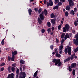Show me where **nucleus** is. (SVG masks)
Listing matches in <instances>:
<instances>
[{
	"instance_id": "nucleus-1",
	"label": "nucleus",
	"mask_w": 78,
	"mask_h": 78,
	"mask_svg": "<svg viewBox=\"0 0 78 78\" xmlns=\"http://www.w3.org/2000/svg\"><path fill=\"white\" fill-rule=\"evenodd\" d=\"M39 18H38L37 20L39 24L41 25V23H42V21L45 19V16L44 15V12L42 11L41 13L39 15Z\"/></svg>"
},
{
	"instance_id": "nucleus-2",
	"label": "nucleus",
	"mask_w": 78,
	"mask_h": 78,
	"mask_svg": "<svg viewBox=\"0 0 78 78\" xmlns=\"http://www.w3.org/2000/svg\"><path fill=\"white\" fill-rule=\"evenodd\" d=\"M52 62L55 63V66L58 65V67H60L62 65V63L61 62V60L58 59H53L52 60Z\"/></svg>"
},
{
	"instance_id": "nucleus-3",
	"label": "nucleus",
	"mask_w": 78,
	"mask_h": 78,
	"mask_svg": "<svg viewBox=\"0 0 78 78\" xmlns=\"http://www.w3.org/2000/svg\"><path fill=\"white\" fill-rule=\"evenodd\" d=\"M70 28V26L68 24H66L65 27L63 28V31L64 33H66V31H68Z\"/></svg>"
},
{
	"instance_id": "nucleus-4",
	"label": "nucleus",
	"mask_w": 78,
	"mask_h": 78,
	"mask_svg": "<svg viewBox=\"0 0 78 78\" xmlns=\"http://www.w3.org/2000/svg\"><path fill=\"white\" fill-rule=\"evenodd\" d=\"M69 2V6H73L74 5V2H73V0H68Z\"/></svg>"
},
{
	"instance_id": "nucleus-5",
	"label": "nucleus",
	"mask_w": 78,
	"mask_h": 78,
	"mask_svg": "<svg viewBox=\"0 0 78 78\" xmlns=\"http://www.w3.org/2000/svg\"><path fill=\"white\" fill-rule=\"evenodd\" d=\"M68 55H72V52L71 51V50H72V48H71V47H69L68 48Z\"/></svg>"
},
{
	"instance_id": "nucleus-6",
	"label": "nucleus",
	"mask_w": 78,
	"mask_h": 78,
	"mask_svg": "<svg viewBox=\"0 0 78 78\" xmlns=\"http://www.w3.org/2000/svg\"><path fill=\"white\" fill-rule=\"evenodd\" d=\"M14 73H12L11 74H9L8 75L7 78H14Z\"/></svg>"
},
{
	"instance_id": "nucleus-7",
	"label": "nucleus",
	"mask_w": 78,
	"mask_h": 78,
	"mask_svg": "<svg viewBox=\"0 0 78 78\" xmlns=\"http://www.w3.org/2000/svg\"><path fill=\"white\" fill-rule=\"evenodd\" d=\"M76 66V63H73L71 64L70 67L71 68H75Z\"/></svg>"
},
{
	"instance_id": "nucleus-8",
	"label": "nucleus",
	"mask_w": 78,
	"mask_h": 78,
	"mask_svg": "<svg viewBox=\"0 0 78 78\" xmlns=\"http://www.w3.org/2000/svg\"><path fill=\"white\" fill-rule=\"evenodd\" d=\"M73 43L76 46L78 45V40L75 39H73Z\"/></svg>"
},
{
	"instance_id": "nucleus-9",
	"label": "nucleus",
	"mask_w": 78,
	"mask_h": 78,
	"mask_svg": "<svg viewBox=\"0 0 78 78\" xmlns=\"http://www.w3.org/2000/svg\"><path fill=\"white\" fill-rule=\"evenodd\" d=\"M64 38L65 40H66V39H67V38L70 39V37L69 36V34L68 33L66 34Z\"/></svg>"
},
{
	"instance_id": "nucleus-10",
	"label": "nucleus",
	"mask_w": 78,
	"mask_h": 78,
	"mask_svg": "<svg viewBox=\"0 0 78 78\" xmlns=\"http://www.w3.org/2000/svg\"><path fill=\"white\" fill-rule=\"evenodd\" d=\"M49 6H52L53 5V1H52L51 0H49Z\"/></svg>"
},
{
	"instance_id": "nucleus-11",
	"label": "nucleus",
	"mask_w": 78,
	"mask_h": 78,
	"mask_svg": "<svg viewBox=\"0 0 78 78\" xmlns=\"http://www.w3.org/2000/svg\"><path fill=\"white\" fill-rule=\"evenodd\" d=\"M44 13L45 15V16H46L48 15V12H47V10L46 9H44Z\"/></svg>"
},
{
	"instance_id": "nucleus-12",
	"label": "nucleus",
	"mask_w": 78,
	"mask_h": 78,
	"mask_svg": "<svg viewBox=\"0 0 78 78\" xmlns=\"http://www.w3.org/2000/svg\"><path fill=\"white\" fill-rule=\"evenodd\" d=\"M17 54V52L16 51H14V52L12 51V55H16Z\"/></svg>"
},
{
	"instance_id": "nucleus-13",
	"label": "nucleus",
	"mask_w": 78,
	"mask_h": 78,
	"mask_svg": "<svg viewBox=\"0 0 78 78\" xmlns=\"http://www.w3.org/2000/svg\"><path fill=\"white\" fill-rule=\"evenodd\" d=\"M51 21V23L53 25H55V23H56V21H55V19H52Z\"/></svg>"
},
{
	"instance_id": "nucleus-14",
	"label": "nucleus",
	"mask_w": 78,
	"mask_h": 78,
	"mask_svg": "<svg viewBox=\"0 0 78 78\" xmlns=\"http://www.w3.org/2000/svg\"><path fill=\"white\" fill-rule=\"evenodd\" d=\"M75 56V53H74L71 56L70 59L71 61H72V60H73V58H74V56Z\"/></svg>"
},
{
	"instance_id": "nucleus-15",
	"label": "nucleus",
	"mask_w": 78,
	"mask_h": 78,
	"mask_svg": "<svg viewBox=\"0 0 78 78\" xmlns=\"http://www.w3.org/2000/svg\"><path fill=\"white\" fill-rule=\"evenodd\" d=\"M70 59V57H68L66 59H65L64 60V63H65V62H67L68 61H69Z\"/></svg>"
},
{
	"instance_id": "nucleus-16",
	"label": "nucleus",
	"mask_w": 78,
	"mask_h": 78,
	"mask_svg": "<svg viewBox=\"0 0 78 78\" xmlns=\"http://www.w3.org/2000/svg\"><path fill=\"white\" fill-rule=\"evenodd\" d=\"M70 7H71V6H70V5H68L66 7V9L67 10V11H69L70 9Z\"/></svg>"
},
{
	"instance_id": "nucleus-17",
	"label": "nucleus",
	"mask_w": 78,
	"mask_h": 78,
	"mask_svg": "<svg viewBox=\"0 0 78 78\" xmlns=\"http://www.w3.org/2000/svg\"><path fill=\"white\" fill-rule=\"evenodd\" d=\"M29 14L30 16L31 15V13L32 12V10L31 9H29L28 10Z\"/></svg>"
},
{
	"instance_id": "nucleus-18",
	"label": "nucleus",
	"mask_w": 78,
	"mask_h": 78,
	"mask_svg": "<svg viewBox=\"0 0 78 78\" xmlns=\"http://www.w3.org/2000/svg\"><path fill=\"white\" fill-rule=\"evenodd\" d=\"M59 8V7L58 5H55L53 8V9L54 10H55V9H58Z\"/></svg>"
},
{
	"instance_id": "nucleus-19",
	"label": "nucleus",
	"mask_w": 78,
	"mask_h": 78,
	"mask_svg": "<svg viewBox=\"0 0 78 78\" xmlns=\"http://www.w3.org/2000/svg\"><path fill=\"white\" fill-rule=\"evenodd\" d=\"M50 16H51V17L52 19H53L54 18V17H55V14H54V13H52L51 14Z\"/></svg>"
},
{
	"instance_id": "nucleus-20",
	"label": "nucleus",
	"mask_w": 78,
	"mask_h": 78,
	"mask_svg": "<svg viewBox=\"0 0 78 78\" xmlns=\"http://www.w3.org/2000/svg\"><path fill=\"white\" fill-rule=\"evenodd\" d=\"M20 63H21V64H25V61H24L22 59H21L20 61Z\"/></svg>"
},
{
	"instance_id": "nucleus-21",
	"label": "nucleus",
	"mask_w": 78,
	"mask_h": 78,
	"mask_svg": "<svg viewBox=\"0 0 78 78\" xmlns=\"http://www.w3.org/2000/svg\"><path fill=\"white\" fill-rule=\"evenodd\" d=\"M63 47H64L63 46V45H61L59 47V50H62Z\"/></svg>"
},
{
	"instance_id": "nucleus-22",
	"label": "nucleus",
	"mask_w": 78,
	"mask_h": 78,
	"mask_svg": "<svg viewBox=\"0 0 78 78\" xmlns=\"http://www.w3.org/2000/svg\"><path fill=\"white\" fill-rule=\"evenodd\" d=\"M21 74L22 76H25V77H26V73H25L22 72L21 73Z\"/></svg>"
},
{
	"instance_id": "nucleus-23",
	"label": "nucleus",
	"mask_w": 78,
	"mask_h": 78,
	"mask_svg": "<svg viewBox=\"0 0 78 78\" xmlns=\"http://www.w3.org/2000/svg\"><path fill=\"white\" fill-rule=\"evenodd\" d=\"M55 56L57 58H60L61 57V55L57 53V52L55 55Z\"/></svg>"
},
{
	"instance_id": "nucleus-24",
	"label": "nucleus",
	"mask_w": 78,
	"mask_h": 78,
	"mask_svg": "<svg viewBox=\"0 0 78 78\" xmlns=\"http://www.w3.org/2000/svg\"><path fill=\"white\" fill-rule=\"evenodd\" d=\"M65 36V33H63L61 35V39H63Z\"/></svg>"
},
{
	"instance_id": "nucleus-25",
	"label": "nucleus",
	"mask_w": 78,
	"mask_h": 78,
	"mask_svg": "<svg viewBox=\"0 0 78 78\" xmlns=\"http://www.w3.org/2000/svg\"><path fill=\"white\" fill-rule=\"evenodd\" d=\"M15 56L14 55H12V57L11 58L12 61H14V58H15Z\"/></svg>"
},
{
	"instance_id": "nucleus-26",
	"label": "nucleus",
	"mask_w": 78,
	"mask_h": 78,
	"mask_svg": "<svg viewBox=\"0 0 78 78\" xmlns=\"http://www.w3.org/2000/svg\"><path fill=\"white\" fill-rule=\"evenodd\" d=\"M47 25L48 27H50V26H51V23H50V22H48L47 23Z\"/></svg>"
},
{
	"instance_id": "nucleus-27",
	"label": "nucleus",
	"mask_w": 78,
	"mask_h": 78,
	"mask_svg": "<svg viewBox=\"0 0 78 78\" xmlns=\"http://www.w3.org/2000/svg\"><path fill=\"white\" fill-rule=\"evenodd\" d=\"M70 14H73V15H74L75 14V12L73 11V10H72L70 12Z\"/></svg>"
},
{
	"instance_id": "nucleus-28",
	"label": "nucleus",
	"mask_w": 78,
	"mask_h": 78,
	"mask_svg": "<svg viewBox=\"0 0 78 78\" xmlns=\"http://www.w3.org/2000/svg\"><path fill=\"white\" fill-rule=\"evenodd\" d=\"M11 70L13 72H15V68L13 67H12Z\"/></svg>"
},
{
	"instance_id": "nucleus-29",
	"label": "nucleus",
	"mask_w": 78,
	"mask_h": 78,
	"mask_svg": "<svg viewBox=\"0 0 78 78\" xmlns=\"http://www.w3.org/2000/svg\"><path fill=\"white\" fill-rule=\"evenodd\" d=\"M73 68H71V67H70V66H69L68 67V70L69 71V72H72V69Z\"/></svg>"
},
{
	"instance_id": "nucleus-30",
	"label": "nucleus",
	"mask_w": 78,
	"mask_h": 78,
	"mask_svg": "<svg viewBox=\"0 0 78 78\" xmlns=\"http://www.w3.org/2000/svg\"><path fill=\"white\" fill-rule=\"evenodd\" d=\"M72 74L73 76L75 75V70L73 69V70Z\"/></svg>"
},
{
	"instance_id": "nucleus-31",
	"label": "nucleus",
	"mask_w": 78,
	"mask_h": 78,
	"mask_svg": "<svg viewBox=\"0 0 78 78\" xmlns=\"http://www.w3.org/2000/svg\"><path fill=\"white\" fill-rule=\"evenodd\" d=\"M38 14H40L41 12H42V8H40L39 9L38 11Z\"/></svg>"
},
{
	"instance_id": "nucleus-32",
	"label": "nucleus",
	"mask_w": 78,
	"mask_h": 78,
	"mask_svg": "<svg viewBox=\"0 0 78 78\" xmlns=\"http://www.w3.org/2000/svg\"><path fill=\"white\" fill-rule=\"evenodd\" d=\"M77 22V21L75 20V21L74 22V24L75 26H77L78 25V23Z\"/></svg>"
},
{
	"instance_id": "nucleus-33",
	"label": "nucleus",
	"mask_w": 78,
	"mask_h": 78,
	"mask_svg": "<svg viewBox=\"0 0 78 78\" xmlns=\"http://www.w3.org/2000/svg\"><path fill=\"white\" fill-rule=\"evenodd\" d=\"M59 2V0H55V4H57V3H58Z\"/></svg>"
},
{
	"instance_id": "nucleus-34",
	"label": "nucleus",
	"mask_w": 78,
	"mask_h": 78,
	"mask_svg": "<svg viewBox=\"0 0 78 78\" xmlns=\"http://www.w3.org/2000/svg\"><path fill=\"white\" fill-rule=\"evenodd\" d=\"M75 38H76L77 40H78V33L75 35Z\"/></svg>"
},
{
	"instance_id": "nucleus-35",
	"label": "nucleus",
	"mask_w": 78,
	"mask_h": 78,
	"mask_svg": "<svg viewBox=\"0 0 78 78\" xmlns=\"http://www.w3.org/2000/svg\"><path fill=\"white\" fill-rule=\"evenodd\" d=\"M62 5V3L61 2H59L58 4H57L58 6H60V5Z\"/></svg>"
},
{
	"instance_id": "nucleus-36",
	"label": "nucleus",
	"mask_w": 78,
	"mask_h": 78,
	"mask_svg": "<svg viewBox=\"0 0 78 78\" xmlns=\"http://www.w3.org/2000/svg\"><path fill=\"white\" fill-rule=\"evenodd\" d=\"M62 26V24H60L58 26V29L59 30H60L61 29V28Z\"/></svg>"
},
{
	"instance_id": "nucleus-37",
	"label": "nucleus",
	"mask_w": 78,
	"mask_h": 78,
	"mask_svg": "<svg viewBox=\"0 0 78 78\" xmlns=\"http://www.w3.org/2000/svg\"><path fill=\"white\" fill-rule=\"evenodd\" d=\"M16 75H18L19 73V68H18L16 70Z\"/></svg>"
},
{
	"instance_id": "nucleus-38",
	"label": "nucleus",
	"mask_w": 78,
	"mask_h": 78,
	"mask_svg": "<svg viewBox=\"0 0 78 78\" xmlns=\"http://www.w3.org/2000/svg\"><path fill=\"white\" fill-rule=\"evenodd\" d=\"M78 51V47H77L75 50H74V52H77Z\"/></svg>"
},
{
	"instance_id": "nucleus-39",
	"label": "nucleus",
	"mask_w": 78,
	"mask_h": 78,
	"mask_svg": "<svg viewBox=\"0 0 78 78\" xmlns=\"http://www.w3.org/2000/svg\"><path fill=\"white\" fill-rule=\"evenodd\" d=\"M64 51L65 53V54H67V53L68 51H67V48H65Z\"/></svg>"
},
{
	"instance_id": "nucleus-40",
	"label": "nucleus",
	"mask_w": 78,
	"mask_h": 78,
	"mask_svg": "<svg viewBox=\"0 0 78 78\" xmlns=\"http://www.w3.org/2000/svg\"><path fill=\"white\" fill-rule=\"evenodd\" d=\"M65 16L66 17H67L69 16V12H65Z\"/></svg>"
},
{
	"instance_id": "nucleus-41",
	"label": "nucleus",
	"mask_w": 78,
	"mask_h": 78,
	"mask_svg": "<svg viewBox=\"0 0 78 78\" xmlns=\"http://www.w3.org/2000/svg\"><path fill=\"white\" fill-rule=\"evenodd\" d=\"M12 67H15L16 66V63H13V64L12 65Z\"/></svg>"
},
{
	"instance_id": "nucleus-42",
	"label": "nucleus",
	"mask_w": 78,
	"mask_h": 78,
	"mask_svg": "<svg viewBox=\"0 0 78 78\" xmlns=\"http://www.w3.org/2000/svg\"><path fill=\"white\" fill-rule=\"evenodd\" d=\"M53 45H52L50 46V48L51 50H53V47H54Z\"/></svg>"
},
{
	"instance_id": "nucleus-43",
	"label": "nucleus",
	"mask_w": 78,
	"mask_h": 78,
	"mask_svg": "<svg viewBox=\"0 0 78 78\" xmlns=\"http://www.w3.org/2000/svg\"><path fill=\"white\" fill-rule=\"evenodd\" d=\"M45 29H43L41 30V32L42 33H44V32H45Z\"/></svg>"
},
{
	"instance_id": "nucleus-44",
	"label": "nucleus",
	"mask_w": 78,
	"mask_h": 78,
	"mask_svg": "<svg viewBox=\"0 0 78 78\" xmlns=\"http://www.w3.org/2000/svg\"><path fill=\"white\" fill-rule=\"evenodd\" d=\"M34 9V11H35V12H37L38 11V8H35Z\"/></svg>"
},
{
	"instance_id": "nucleus-45",
	"label": "nucleus",
	"mask_w": 78,
	"mask_h": 78,
	"mask_svg": "<svg viewBox=\"0 0 78 78\" xmlns=\"http://www.w3.org/2000/svg\"><path fill=\"white\" fill-rule=\"evenodd\" d=\"M5 62L2 63L1 65H0V66H5Z\"/></svg>"
},
{
	"instance_id": "nucleus-46",
	"label": "nucleus",
	"mask_w": 78,
	"mask_h": 78,
	"mask_svg": "<svg viewBox=\"0 0 78 78\" xmlns=\"http://www.w3.org/2000/svg\"><path fill=\"white\" fill-rule=\"evenodd\" d=\"M56 41L57 44H58L59 43V40L57 38H56Z\"/></svg>"
},
{
	"instance_id": "nucleus-47",
	"label": "nucleus",
	"mask_w": 78,
	"mask_h": 78,
	"mask_svg": "<svg viewBox=\"0 0 78 78\" xmlns=\"http://www.w3.org/2000/svg\"><path fill=\"white\" fill-rule=\"evenodd\" d=\"M74 12H76V11H77V8H74Z\"/></svg>"
},
{
	"instance_id": "nucleus-48",
	"label": "nucleus",
	"mask_w": 78,
	"mask_h": 78,
	"mask_svg": "<svg viewBox=\"0 0 78 78\" xmlns=\"http://www.w3.org/2000/svg\"><path fill=\"white\" fill-rule=\"evenodd\" d=\"M23 70H25V66L23 65Z\"/></svg>"
},
{
	"instance_id": "nucleus-49",
	"label": "nucleus",
	"mask_w": 78,
	"mask_h": 78,
	"mask_svg": "<svg viewBox=\"0 0 78 78\" xmlns=\"http://www.w3.org/2000/svg\"><path fill=\"white\" fill-rule=\"evenodd\" d=\"M50 31H51V28H50V27L47 30V31L48 32H50Z\"/></svg>"
},
{
	"instance_id": "nucleus-50",
	"label": "nucleus",
	"mask_w": 78,
	"mask_h": 78,
	"mask_svg": "<svg viewBox=\"0 0 78 78\" xmlns=\"http://www.w3.org/2000/svg\"><path fill=\"white\" fill-rule=\"evenodd\" d=\"M64 41H65V40L63 39H62L61 42H62V43H64Z\"/></svg>"
},
{
	"instance_id": "nucleus-51",
	"label": "nucleus",
	"mask_w": 78,
	"mask_h": 78,
	"mask_svg": "<svg viewBox=\"0 0 78 78\" xmlns=\"http://www.w3.org/2000/svg\"><path fill=\"white\" fill-rule=\"evenodd\" d=\"M11 57H10L9 56H8V61H11Z\"/></svg>"
},
{
	"instance_id": "nucleus-52",
	"label": "nucleus",
	"mask_w": 78,
	"mask_h": 78,
	"mask_svg": "<svg viewBox=\"0 0 78 78\" xmlns=\"http://www.w3.org/2000/svg\"><path fill=\"white\" fill-rule=\"evenodd\" d=\"M8 70H11V66H9V67L7 68Z\"/></svg>"
},
{
	"instance_id": "nucleus-53",
	"label": "nucleus",
	"mask_w": 78,
	"mask_h": 78,
	"mask_svg": "<svg viewBox=\"0 0 78 78\" xmlns=\"http://www.w3.org/2000/svg\"><path fill=\"white\" fill-rule=\"evenodd\" d=\"M3 70H4V68L2 67L1 68V71L2 72Z\"/></svg>"
},
{
	"instance_id": "nucleus-54",
	"label": "nucleus",
	"mask_w": 78,
	"mask_h": 78,
	"mask_svg": "<svg viewBox=\"0 0 78 78\" xmlns=\"http://www.w3.org/2000/svg\"><path fill=\"white\" fill-rule=\"evenodd\" d=\"M46 4L47 5V7H48V6H49V3H48V2H46Z\"/></svg>"
},
{
	"instance_id": "nucleus-55",
	"label": "nucleus",
	"mask_w": 78,
	"mask_h": 78,
	"mask_svg": "<svg viewBox=\"0 0 78 78\" xmlns=\"http://www.w3.org/2000/svg\"><path fill=\"white\" fill-rule=\"evenodd\" d=\"M72 33H73V34H75V30H73L72 31Z\"/></svg>"
},
{
	"instance_id": "nucleus-56",
	"label": "nucleus",
	"mask_w": 78,
	"mask_h": 78,
	"mask_svg": "<svg viewBox=\"0 0 78 78\" xmlns=\"http://www.w3.org/2000/svg\"><path fill=\"white\" fill-rule=\"evenodd\" d=\"M62 50H61L59 51V53L60 55H62Z\"/></svg>"
},
{
	"instance_id": "nucleus-57",
	"label": "nucleus",
	"mask_w": 78,
	"mask_h": 78,
	"mask_svg": "<svg viewBox=\"0 0 78 78\" xmlns=\"http://www.w3.org/2000/svg\"><path fill=\"white\" fill-rule=\"evenodd\" d=\"M37 73H38V71L37 70L34 73L36 75H37Z\"/></svg>"
},
{
	"instance_id": "nucleus-58",
	"label": "nucleus",
	"mask_w": 78,
	"mask_h": 78,
	"mask_svg": "<svg viewBox=\"0 0 78 78\" xmlns=\"http://www.w3.org/2000/svg\"><path fill=\"white\" fill-rule=\"evenodd\" d=\"M51 30H52V31H53V30H55V27H52L51 28Z\"/></svg>"
},
{
	"instance_id": "nucleus-59",
	"label": "nucleus",
	"mask_w": 78,
	"mask_h": 78,
	"mask_svg": "<svg viewBox=\"0 0 78 78\" xmlns=\"http://www.w3.org/2000/svg\"><path fill=\"white\" fill-rule=\"evenodd\" d=\"M69 35L70 37H72V33H70Z\"/></svg>"
},
{
	"instance_id": "nucleus-60",
	"label": "nucleus",
	"mask_w": 78,
	"mask_h": 78,
	"mask_svg": "<svg viewBox=\"0 0 78 78\" xmlns=\"http://www.w3.org/2000/svg\"><path fill=\"white\" fill-rule=\"evenodd\" d=\"M60 1L62 2H65V0H60Z\"/></svg>"
},
{
	"instance_id": "nucleus-61",
	"label": "nucleus",
	"mask_w": 78,
	"mask_h": 78,
	"mask_svg": "<svg viewBox=\"0 0 78 78\" xmlns=\"http://www.w3.org/2000/svg\"><path fill=\"white\" fill-rule=\"evenodd\" d=\"M46 3H47V0H44V4H46Z\"/></svg>"
},
{
	"instance_id": "nucleus-62",
	"label": "nucleus",
	"mask_w": 78,
	"mask_h": 78,
	"mask_svg": "<svg viewBox=\"0 0 78 78\" xmlns=\"http://www.w3.org/2000/svg\"><path fill=\"white\" fill-rule=\"evenodd\" d=\"M34 77H36V76H37V75L34 73Z\"/></svg>"
},
{
	"instance_id": "nucleus-63",
	"label": "nucleus",
	"mask_w": 78,
	"mask_h": 78,
	"mask_svg": "<svg viewBox=\"0 0 78 78\" xmlns=\"http://www.w3.org/2000/svg\"><path fill=\"white\" fill-rule=\"evenodd\" d=\"M1 43H2V45H4L5 44L4 42H3L2 41Z\"/></svg>"
},
{
	"instance_id": "nucleus-64",
	"label": "nucleus",
	"mask_w": 78,
	"mask_h": 78,
	"mask_svg": "<svg viewBox=\"0 0 78 78\" xmlns=\"http://www.w3.org/2000/svg\"><path fill=\"white\" fill-rule=\"evenodd\" d=\"M58 51V48H56L55 49V53H56V52H57V51Z\"/></svg>"
}]
</instances>
